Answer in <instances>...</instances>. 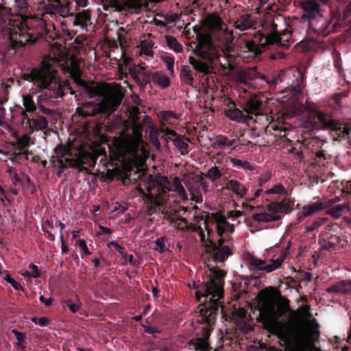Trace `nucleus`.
Returning <instances> with one entry per match:
<instances>
[{"label":"nucleus","instance_id":"603ef678","mask_svg":"<svg viewBox=\"0 0 351 351\" xmlns=\"http://www.w3.org/2000/svg\"><path fill=\"white\" fill-rule=\"evenodd\" d=\"M256 71H255L254 68L252 69H250V71H243L240 73V77H243L245 79L247 80H253L254 78L256 77Z\"/></svg>","mask_w":351,"mask_h":351},{"label":"nucleus","instance_id":"6e6d98bb","mask_svg":"<svg viewBox=\"0 0 351 351\" xmlns=\"http://www.w3.org/2000/svg\"><path fill=\"white\" fill-rule=\"evenodd\" d=\"M59 225L60 226V239H61V250H62V254H65V253H67L69 252V247L64 244V238H63V235H62V230L64 228V224L61 223V222H59Z\"/></svg>","mask_w":351,"mask_h":351},{"label":"nucleus","instance_id":"0e129e2a","mask_svg":"<svg viewBox=\"0 0 351 351\" xmlns=\"http://www.w3.org/2000/svg\"><path fill=\"white\" fill-rule=\"evenodd\" d=\"M344 293H351V280H342Z\"/></svg>","mask_w":351,"mask_h":351},{"label":"nucleus","instance_id":"c9c22d12","mask_svg":"<svg viewBox=\"0 0 351 351\" xmlns=\"http://www.w3.org/2000/svg\"><path fill=\"white\" fill-rule=\"evenodd\" d=\"M265 193L266 195H271V194H278V195H287V190L285 189V186L281 183H278L275 184L272 188L270 189L267 190Z\"/></svg>","mask_w":351,"mask_h":351},{"label":"nucleus","instance_id":"680f3d73","mask_svg":"<svg viewBox=\"0 0 351 351\" xmlns=\"http://www.w3.org/2000/svg\"><path fill=\"white\" fill-rule=\"evenodd\" d=\"M76 112L80 116L84 118L95 115V113L90 112L88 110H86L81 108H77Z\"/></svg>","mask_w":351,"mask_h":351},{"label":"nucleus","instance_id":"a18cd8bd","mask_svg":"<svg viewBox=\"0 0 351 351\" xmlns=\"http://www.w3.org/2000/svg\"><path fill=\"white\" fill-rule=\"evenodd\" d=\"M108 104H104L103 106H105V111H110L113 112L116 110V108L119 106L120 104V101L112 99L109 101Z\"/></svg>","mask_w":351,"mask_h":351},{"label":"nucleus","instance_id":"de8ad7c7","mask_svg":"<svg viewBox=\"0 0 351 351\" xmlns=\"http://www.w3.org/2000/svg\"><path fill=\"white\" fill-rule=\"evenodd\" d=\"M12 333L14 334L18 341L17 346L21 345L25 343L26 341V334L24 332H21L16 329L12 330Z\"/></svg>","mask_w":351,"mask_h":351},{"label":"nucleus","instance_id":"7c9ffc66","mask_svg":"<svg viewBox=\"0 0 351 351\" xmlns=\"http://www.w3.org/2000/svg\"><path fill=\"white\" fill-rule=\"evenodd\" d=\"M62 303L65 304L73 313L77 312L82 306V302L77 296H75L74 299L64 300Z\"/></svg>","mask_w":351,"mask_h":351},{"label":"nucleus","instance_id":"f704fd0d","mask_svg":"<svg viewBox=\"0 0 351 351\" xmlns=\"http://www.w3.org/2000/svg\"><path fill=\"white\" fill-rule=\"evenodd\" d=\"M205 176L212 182H214L221 178L222 173L217 166H214L207 171L205 173Z\"/></svg>","mask_w":351,"mask_h":351},{"label":"nucleus","instance_id":"3c124183","mask_svg":"<svg viewBox=\"0 0 351 351\" xmlns=\"http://www.w3.org/2000/svg\"><path fill=\"white\" fill-rule=\"evenodd\" d=\"M223 39L225 40L226 45L229 46L233 42L234 39V36L233 35V32L231 30L226 29L223 32Z\"/></svg>","mask_w":351,"mask_h":351},{"label":"nucleus","instance_id":"5701e85b","mask_svg":"<svg viewBox=\"0 0 351 351\" xmlns=\"http://www.w3.org/2000/svg\"><path fill=\"white\" fill-rule=\"evenodd\" d=\"M23 104L25 107V110L23 111L22 114L25 119L28 117L27 112H34L37 109V104L33 99V95L30 93L23 95Z\"/></svg>","mask_w":351,"mask_h":351},{"label":"nucleus","instance_id":"4be33fe9","mask_svg":"<svg viewBox=\"0 0 351 351\" xmlns=\"http://www.w3.org/2000/svg\"><path fill=\"white\" fill-rule=\"evenodd\" d=\"M25 119L32 130H43L48 127V121L43 116L37 115L36 118L32 119L27 117Z\"/></svg>","mask_w":351,"mask_h":351},{"label":"nucleus","instance_id":"4d7b16f0","mask_svg":"<svg viewBox=\"0 0 351 351\" xmlns=\"http://www.w3.org/2000/svg\"><path fill=\"white\" fill-rule=\"evenodd\" d=\"M32 321L40 326H46L49 323V319L45 317H33Z\"/></svg>","mask_w":351,"mask_h":351},{"label":"nucleus","instance_id":"13d9d810","mask_svg":"<svg viewBox=\"0 0 351 351\" xmlns=\"http://www.w3.org/2000/svg\"><path fill=\"white\" fill-rule=\"evenodd\" d=\"M29 267L32 269V272L31 273L27 272V275H28L34 278H37L40 277L38 267L36 265L31 264L29 265Z\"/></svg>","mask_w":351,"mask_h":351},{"label":"nucleus","instance_id":"c03bdc74","mask_svg":"<svg viewBox=\"0 0 351 351\" xmlns=\"http://www.w3.org/2000/svg\"><path fill=\"white\" fill-rule=\"evenodd\" d=\"M185 184L186 188L189 189V191L191 192V194L192 195L191 199L197 203L202 202V195L199 192L195 193L193 188L191 187V184L189 182H186L185 183Z\"/></svg>","mask_w":351,"mask_h":351},{"label":"nucleus","instance_id":"e433bc0d","mask_svg":"<svg viewBox=\"0 0 351 351\" xmlns=\"http://www.w3.org/2000/svg\"><path fill=\"white\" fill-rule=\"evenodd\" d=\"M141 75L142 77L141 80L143 81L142 88H145L147 84L150 83L151 82H154V73L142 70Z\"/></svg>","mask_w":351,"mask_h":351},{"label":"nucleus","instance_id":"774afa93","mask_svg":"<svg viewBox=\"0 0 351 351\" xmlns=\"http://www.w3.org/2000/svg\"><path fill=\"white\" fill-rule=\"evenodd\" d=\"M243 161V160H241L237 159V158H230V162L232 165L233 167L241 168V169H242Z\"/></svg>","mask_w":351,"mask_h":351},{"label":"nucleus","instance_id":"2eb2a0df","mask_svg":"<svg viewBox=\"0 0 351 351\" xmlns=\"http://www.w3.org/2000/svg\"><path fill=\"white\" fill-rule=\"evenodd\" d=\"M163 206L161 213L162 214L164 219L169 221L171 225L177 223L178 221L188 223L186 219L179 215V210H177L176 207H167L165 205Z\"/></svg>","mask_w":351,"mask_h":351},{"label":"nucleus","instance_id":"f03ea898","mask_svg":"<svg viewBox=\"0 0 351 351\" xmlns=\"http://www.w3.org/2000/svg\"><path fill=\"white\" fill-rule=\"evenodd\" d=\"M207 280L196 287V299L202 302L198 306L196 323L199 325L201 337L191 339L186 347L188 351H210L208 339L217 322L220 308L223 311L221 300L223 298V285L226 271L212 268Z\"/></svg>","mask_w":351,"mask_h":351},{"label":"nucleus","instance_id":"6e6552de","mask_svg":"<svg viewBox=\"0 0 351 351\" xmlns=\"http://www.w3.org/2000/svg\"><path fill=\"white\" fill-rule=\"evenodd\" d=\"M170 182L166 177L160 176L150 180L146 185L145 193L143 189L140 193L147 203L146 213L151 216L156 213L157 207H163L168 193L170 191Z\"/></svg>","mask_w":351,"mask_h":351},{"label":"nucleus","instance_id":"58836bf2","mask_svg":"<svg viewBox=\"0 0 351 351\" xmlns=\"http://www.w3.org/2000/svg\"><path fill=\"white\" fill-rule=\"evenodd\" d=\"M161 60L165 63L167 69L170 72V74L173 75L174 58L171 56H163L161 57Z\"/></svg>","mask_w":351,"mask_h":351},{"label":"nucleus","instance_id":"c85d7f7f","mask_svg":"<svg viewBox=\"0 0 351 351\" xmlns=\"http://www.w3.org/2000/svg\"><path fill=\"white\" fill-rule=\"evenodd\" d=\"M71 76L74 82L82 87L87 86L86 82L82 78V72L77 65L74 66L71 71Z\"/></svg>","mask_w":351,"mask_h":351},{"label":"nucleus","instance_id":"49530a36","mask_svg":"<svg viewBox=\"0 0 351 351\" xmlns=\"http://www.w3.org/2000/svg\"><path fill=\"white\" fill-rule=\"evenodd\" d=\"M161 119L163 121H169L171 119H179V115L173 111H162L161 112Z\"/></svg>","mask_w":351,"mask_h":351},{"label":"nucleus","instance_id":"473e14b6","mask_svg":"<svg viewBox=\"0 0 351 351\" xmlns=\"http://www.w3.org/2000/svg\"><path fill=\"white\" fill-rule=\"evenodd\" d=\"M139 148V144L135 141H130L125 143L124 149L131 156L137 155Z\"/></svg>","mask_w":351,"mask_h":351},{"label":"nucleus","instance_id":"7ed1b4c3","mask_svg":"<svg viewBox=\"0 0 351 351\" xmlns=\"http://www.w3.org/2000/svg\"><path fill=\"white\" fill-rule=\"evenodd\" d=\"M254 25L251 14H240L233 22V27L241 32L254 30ZM243 41V51L252 58L258 57L264 50L272 46L287 49L293 43L291 27L281 17L273 21L270 34L265 35L259 31H254L252 37Z\"/></svg>","mask_w":351,"mask_h":351},{"label":"nucleus","instance_id":"0eeeda50","mask_svg":"<svg viewBox=\"0 0 351 351\" xmlns=\"http://www.w3.org/2000/svg\"><path fill=\"white\" fill-rule=\"evenodd\" d=\"M221 50L215 45L209 36L202 38L197 43L193 52L195 57L190 56L189 63L197 73L208 75L213 70V64L220 57Z\"/></svg>","mask_w":351,"mask_h":351},{"label":"nucleus","instance_id":"bf43d9fd","mask_svg":"<svg viewBox=\"0 0 351 351\" xmlns=\"http://www.w3.org/2000/svg\"><path fill=\"white\" fill-rule=\"evenodd\" d=\"M174 191L178 194L179 197L182 200H186L188 199L187 194L183 187V186H180L177 189H174Z\"/></svg>","mask_w":351,"mask_h":351},{"label":"nucleus","instance_id":"412c9836","mask_svg":"<svg viewBox=\"0 0 351 351\" xmlns=\"http://www.w3.org/2000/svg\"><path fill=\"white\" fill-rule=\"evenodd\" d=\"M289 130H290L289 127L285 126L284 123H274L267 127V131L271 134L272 132H276L273 134L280 138H287V132Z\"/></svg>","mask_w":351,"mask_h":351},{"label":"nucleus","instance_id":"ea45409f","mask_svg":"<svg viewBox=\"0 0 351 351\" xmlns=\"http://www.w3.org/2000/svg\"><path fill=\"white\" fill-rule=\"evenodd\" d=\"M332 58L334 61V66L337 69V71L341 73L342 71L341 68V54L338 51L334 50L332 51Z\"/></svg>","mask_w":351,"mask_h":351},{"label":"nucleus","instance_id":"79ce46f5","mask_svg":"<svg viewBox=\"0 0 351 351\" xmlns=\"http://www.w3.org/2000/svg\"><path fill=\"white\" fill-rule=\"evenodd\" d=\"M31 138L27 135H23L17 138V145L20 147V149H23L30 145ZM34 143H31L33 144Z\"/></svg>","mask_w":351,"mask_h":351},{"label":"nucleus","instance_id":"f257e3e1","mask_svg":"<svg viewBox=\"0 0 351 351\" xmlns=\"http://www.w3.org/2000/svg\"><path fill=\"white\" fill-rule=\"evenodd\" d=\"M14 14L19 17V23L14 25V30L10 32V39L14 47L37 40L43 34L48 33L47 26H51L56 29V24L53 21L47 23L50 19H54L57 23L63 25L62 19L70 14L71 4L70 0H48L43 5L44 12L38 17L33 16L31 14L27 0H14Z\"/></svg>","mask_w":351,"mask_h":351},{"label":"nucleus","instance_id":"69168bd1","mask_svg":"<svg viewBox=\"0 0 351 351\" xmlns=\"http://www.w3.org/2000/svg\"><path fill=\"white\" fill-rule=\"evenodd\" d=\"M142 49L144 52V53L146 56H153V51H152V45H144L142 46Z\"/></svg>","mask_w":351,"mask_h":351},{"label":"nucleus","instance_id":"9b49d317","mask_svg":"<svg viewBox=\"0 0 351 351\" xmlns=\"http://www.w3.org/2000/svg\"><path fill=\"white\" fill-rule=\"evenodd\" d=\"M232 238H219L214 242H210L206 252L215 263H223L232 254Z\"/></svg>","mask_w":351,"mask_h":351},{"label":"nucleus","instance_id":"5fc2aeb1","mask_svg":"<svg viewBox=\"0 0 351 351\" xmlns=\"http://www.w3.org/2000/svg\"><path fill=\"white\" fill-rule=\"evenodd\" d=\"M77 245L78 247L81 249V250L82 251V253L84 254L85 255H89L90 254V252L89 251L88 247H87V245H86V241L82 239H80L77 241Z\"/></svg>","mask_w":351,"mask_h":351},{"label":"nucleus","instance_id":"8fccbe9b","mask_svg":"<svg viewBox=\"0 0 351 351\" xmlns=\"http://www.w3.org/2000/svg\"><path fill=\"white\" fill-rule=\"evenodd\" d=\"M4 280L9 282L15 290L22 289V286L19 282L13 279L9 274H7L4 277Z\"/></svg>","mask_w":351,"mask_h":351},{"label":"nucleus","instance_id":"6ab92c4d","mask_svg":"<svg viewBox=\"0 0 351 351\" xmlns=\"http://www.w3.org/2000/svg\"><path fill=\"white\" fill-rule=\"evenodd\" d=\"M224 189L231 191L240 198H243L247 193L246 187L236 180H228Z\"/></svg>","mask_w":351,"mask_h":351},{"label":"nucleus","instance_id":"338daca9","mask_svg":"<svg viewBox=\"0 0 351 351\" xmlns=\"http://www.w3.org/2000/svg\"><path fill=\"white\" fill-rule=\"evenodd\" d=\"M40 301L43 303L45 306L49 307L52 304L53 299L52 298H49L46 299L43 295L39 297Z\"/></svg>","mask_w":351,"mask_h":351},{"label":"nucleus","instance_id":"cd10ccee","mask_svg":"<svg viewBox=\"0 0 351 351\" xmlns=\"http://www.w3.org/2000/svg\"><path fill=\"white\" fill-rule=\"evenodd\" d=\"M199 230L198 234L200 237L201 243L206 250V246L209 245L210 242H214L215 241V239H214V233L211 229L206 228L207 238H206V235L204 234L203 230L201 228H199Z\"/></svg>","mask_w":351,"mask_h":351},{"label":"nucleus","instance_id":"423d86ee","mask_svg":"<svg viewBox=\"0 0 351 351\" xmlns=\"http://www.w3.org/2000/svg\"><path fill=\"white\" fill-rule=\"evenodd\" d=\"M258 298V321L263 323V328L276 335L285 343H289L292 339L291 332L272 322L276 314V304L269 293L266 289H263L259 292Z\"/></svg>","mask_w":351,"mask_h":351},{"label":"nucleus","instance_id":"4c0bfd02","mask_svg":"<svg viewBox=\"0 0 351 351\" xmlns=\"http://www.w3.org/2000/svg\"><path fill=\"white\" fill-rule=\"evenodd\" d=\"M22 176L24 178L25 181L23 182V184L25 188L31 193L33 194L36 192V186L35 184L32 182L30 178L25 175L24 173L21 172Z\"/></svg>","mask_w":351,"mask_h":351},{"label":"nucleus","instance_id":"864d4df0","mask_svg":"<svg viewBox=\"0 0 351 351\" xmlns=\"http://www.w3.org/2000/svg\"><path fill=\"white\" fill-rule=\"evenodd\" d=\"M271 178V173L270 171H267L266 173L261 175L258 178V185L259 186H262L266 182H267Z\"/></svg>","mask_w":351,"mask_h":351},{"label":"nucleus","instance_id":"09e8293b","mask_svg":"<svg viewBox=\"0 0 351 351\" xmlns=\"http://www.w3.org/2000/svg\"><path fill=\"white\" fill-rule=\"evenodd\" d=\"M165 237H161L160 238H158L154 241V243L156 245V247L155 248V250H157L160 253H162L165 250Z\"/></svg>","mask_w":351,"mask_h":351},{"label":"nucleus","instance_id":"a211bd4d","mask_svg":"<svg viewBox=\"0 0 351 351\" xmlns=\"http://www.w3.org/2000/svg\"><path fill=\"white\" fill-rule=\"evenodd\" d=\"M85 162L82 160H66V162L58 164V169L56 172L58 177L60 178L64 171L67 169L69 167L75 168L80 172L86 171L87 169L84 166Z\"/></svg>","mask_w":351,"mask_h":351},{"label":"nucleus","instance_id":"e2e57ef3","mask_svg":"<svg viewBox=\"0 0 351 351\" xmlns=\"http://www.w3.org/2000/svg\"><path fill=\"white\" fill-rule=\"evenodd\" d=\"M160 132L164 133L165 135H170L172 137H175V138H177V136H180L176 131L168 128H161Z\"/></svg>","mask_w":351,"mask_h":351},{"label":"nucleus","instance_id":"aec40b11","mask_svg":"<svg viewBox=\"0 0 351 351\" xmlns=\"http://www.w3.org/2000/svg\"><path fill=\"white\" fill-rule=\"evenodd\" d=\"M215 229L217 232V235L219 238H228L229 236L223 237L224 233L226 232L228 228H230V232L234 231V227L232 225H230L223 216H215Z\"/></svg>","mask_w":351,"mask_h":351},{"label":"nucleus","instance_id":"dca6fc26","mask_svg":"<svg viewBox=\"0 0 351 351\" xmlns=\"http://www.w3.org/2000/svg\"><path fill=\"white\" fill-rule=\"evenodd\" d=\"M226 116L230 119L239 121L247 122L249 121V116L245 114V112L235 106L234 103H231L229 106L228 110L226 111Z\"/></svg>","mask_w":351,"mask_h":351},{"label":"nucleus","instance_id":"1a4fd4ad","mask_svg":"<svg viewBox=\"0 0 351 351\" xmlns=\"http://www.w3.org/2000/svg\"><path fill=\"white\" fill-rule=\"evenodd\" d=\"M308 112L313 119V125L316 121L322 124V128L328 130L334 141H342L349 138L351 134V120L335 119L328 117L325 112L315 108H308Z\"/></svg>","mask_w":351,"mask_h":351},{"label":"nucleus","instance_id":"a878e982","mask_svg":"<svg viewBox=\"0 0 351 351\" xmlns=\"http://www.w3.org/2000/svg\"><path fill=\"white\" fill-rule=\"evenodd\" d=\"M154 84L160 86L161 88H167L171 84L170 79L166 75L158 72L154 73Z\"/></svg>","mask_w":351,"mask_h":351},{"label":"nucleus","instance_id":"37998d69","mask_svg":"<svg viewBox=\"0 0 351 351\" xmlns=\"http://www.w3.org/2000/svg\"><path fill=\"white\" fill-rule=\"evenodd\" d=\"M325 222L324 219L319 218L311 223V225H308L306 227L307 232H313L315 230L317 229L319 226H321Z\"/></svg>","mask_w":351,"mask_h":351},{"label":"nucleus","instance_id":"f3484780","mask_svg":"<svg viewBox=\"0 0 351 351\" xmlns=\"http://www.w3.org/2000/svg\"><path fill=\"white\" fill-rule=\"evenodd\" d=\"M261 101L255 97L250 98L244 104L243 109L245 114L249 116V120L252 119L251 115L260 114Z\"/></svg>","mask_w":351,"mask_h":351},{"label":"nucleus","instance_id":"b1692460","mask_svg":"<svg viewBox=\"0 0 351 351\" xmlns=\"http://www.w3.org/2000/svg\"><path fill=\"white\" fill-rule=\"evenodd\" d=\"M180 77L182 82L192 87L195 86L194 73L189 66H182Z\"/></svg>","mask_w":351,"mask_h":351},{"label":"nucleus","instance_id":"f8f14e48","mask_svg":"<svg viewBox=\"0 0 351 351\" xmlns=\"http://www.w3.org/2000/svg\"><path fill=\"white\" fill-rule=\"evenodd\" d=\"M286 258V253L283 252L276 260H271L270 263L258 259L254 256H250L249 258L250 267L254 271H260L266 273H270L280 268Z\"/></svg>","mask_w":351,"mask_h":351},{"label":"nucleus","instance_id":"bb28decb","mask_svg":"<svg viewBox=\"0 0 351 351\" xmlns=\"http://www.w3.org/2000/svg\"><path fill=\"white\" fill-rule=\"evenodd\" d=\"M90 21V12L88 10H83L76 14L75 24L77 25H86Z\"/></svg>","mask_w":351,"mask_h":351},{"label":"nucleus","instance_id":"9d476101","mask_svg":"<svg viewBox=\"0 0 351 351\" xmlns=\"http://www.w3.org/2000/svg\"><path fill=\"white\" fill-rule=\"evenodd\" d=\"M267 212L253 213L252 219L258 222L276 221L281 219L280 213H287L291 210V202L284 199L280 202H271L266 206Z\"/></svg>","mask_w":351,"mask_h":351},{"label":"nucleus","instance_id":"a19ab883","mask_svg":"<svg viewBox=\"0 0 351 351\" xmlns=\"http://www.w3.org/2000/svg\"><path fill=\"white\" fill-rule=\"evenodd\" d=\"M326 291L329 293H344L342 280L328 287Z\"/></svg>","mask_w":351,"mask_h":351},{"label":"nucleus","instance_id":"ddd939ff","mask_svg":"<svg viewBox=\"0 0 351 351\" xmlns=\"http://www.w3.org/2000/svg\"><path fill=\"white\" fill-rule=\"evenodd\" d=\"M55 156H53L50 160V162L53 166H56V163L62 164L66 162V160H82L84 161L86 153L78 152L77 155L75 154L73 157L71 150L64 145L59 144L54 148Z\"/></svg>","mask_w":351,"mask_h":351},{"label":"nucleus","instance_id":"4468645a","mask_svg":"<svg viewBox=\"0 0 351 351\" xmlns=\"http://www.w3.org/2000/svg\"><path fill=\"white\" fill-rule=\"evenodd\" d=\"M334 204L333 200H326L324 202L318 201L316 202H314L310 205L308 206H304L302 207V211L299 212L298 213V221L299 223L302 222L306 217L310 216L315 213L322 210L326 208H328L330 207H332V206Z\"/></svg>","mask_w":351,"mask_h":351},{"label":"nucleus","instance_id":"2f4dec72","mask_svg":"<svg viewBox=\"0 0 351 351\" xmlns=\"http://www.w3.org/2000/svg\"><path fill=\"white\" fill-rule=\"evenodd\" d=\"M174 145L180 150L181 154H185L188 153L189 145L181 136H177V138L172 140Z\"/></svg>","mask_w":351,"mask_h":351},{"label":"nucleus","instance_id":"20e7f679","mask_svg":"<svg viewBox=\"0 0 351 351\" xmlns=\"http://www.w3.org/2000/svg\"><path fill=\"white\" fill-rule=\"evenodd\" d=\"M23 79L32 82L36 92L40 93L37 97L39 111L36 114L41 112L47 116L52 115L53 110L45 107V104L55 102L56 99L62 97L65 89L71 90V94L74 93L68 82L60 83L56 75L45 67H34L30 72L23 74Z\"/></svg>","mask_w":351,"mask_h":351},{"label":"nucleus","instance_id":"39448f33","mask_svg":"<svg viewBox=\"0 0 351 351\" xmlns=\"http://www.w3.org/2000/svg\"><path fill=\"white\" fill-rule=\"evenodd\" d=\"M303 14L302 19L307 23L308 29L317 36L325 38L332 33L337 32L346 25V18L340 14L332 13L330 18L322 14L320 4L314 0H306L301 4Z\"/></svg>","mask_w":351,"mask_h":351},{"label":"nucleus","instance_id":"c756f323","mask_svg":"<svg viewBox=\"0 0 351 351\" xmlns=\"http://www.w3.org/2000/svg\"><path fill=\"white\" fill-rule=\"evenodd\" d=\"M165 40L167 45L169 49L173 50L176 53H180L182 51V46L178 43L177 39L172 36H165Z\"/></svg>","mask_w":351,"mask_h":351},{"label":"nucleus","instance_id":"052dcab7","mask_svg":"<svg viewBox=\"0 0 351 351\" xmlns=\"http://www.w3.org/2000/svg\"><path fill=\"white\" fill-rule=\"evenodd\" d=\"M108 246L110 247L111 246L114 247L115 250L121 254L123 255L124 247L121 246L117 241H112L108 243Z\"/></svg>","mask_w":351,"mask_h":351},{"label":"nucleus","instance_id":"393cba45","mask_svg":"<svg viewBox=\"0 0 351 351\" xmlns=\"http://www.w3.org/2000/svg\"><path fill=\"white\" fill-rule=\"evenodd\" d=\"M237 141V140L234 138L230 139L226 136L218 135L216 136L215 141L213 147L218 149H226L234 145Z\"/></svg>","mask_w":351,"mask_h":351},{"label":"nucleus","instance_id":"72a5a7b5","mask_svg":"<svg viewBox=\"0 0 351 351\" xmlns=\"http://www.w3.org/2000/svg\"><path fill=\"white\" fill-rule=\"evenodd\" d=\"M348 206L346 204H338L332 206L328 211V214L332 215L334 218H339L345 209L348 210Z\"/></svg>","mask_w":351,"mask_h":351}]
</instances>
